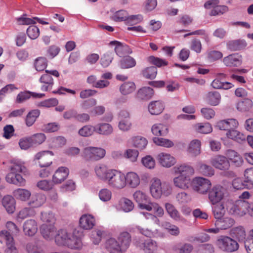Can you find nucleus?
<instances>
[{
	"label": "nucleus",
	"mask_w": 253,
	"mask_h": 253,
	"mask_svg": "<svg viewBox=\"0 0 253 253\" xmlns=\"http://www.w3.org/2000/svg\"><path fill=\"white\" fill-rule=\"evenodd\" d=\"M232 234L234 238L239 242H244L246 240V233L243 227L239 226L232 230Z\"/></svg>",
	"instance_id": "46"
},
{
	"label": "nucleus",
	"mask_w": 253,
	"mask_h": 253,
	"mask_svg": "<svg viewBox=\"0 0 253 253\" xmlns=\"http://www.w3.org/2000/svg\"><path fill=\"white\" fill-rule=\"evenodd\" d=\"M210 163L216 169L222 171L228 170L230 164L227 158L223 155H217L211 158Z\"/></svg>",
	"instance_id": "13"
},
{
	"label": "nucleus",
	"mask_w": 253,
	"mask_h": 253,
	"mask_svg": "<svg viewBox=\"0 0 253 253\" xmlns=\"http://www.w3.org/2000/svg\"><path fill=\"white\" fill-rule=\"evenodd\" d=\"M94 132H96L95 126L86 125L79 129L78 134L81 136L87 137L92 135Z\"/></svg>",
	"instance_id": "47"
},
{
	"label": "nucleus",
	"mask_w": 253,
	"mask_h": 253,
	"mask_svg": "<svg viewBox=\"0 0 253 253\" xmlns=\"http://www.w3.org/2000/svg\"><path fill=\"white\" fill-rule=\"evenodd\" d=\"M138 150L133 148H128L125 150L124 153V157L132 163H135L137 161L139 156Z\"/></svg>",
	"instance_id": "50"
},
{
	"label": "nucleus",
	"mask_w": 253,
	"mask_h": 253,
	"mask_svg": "<svg viewBox=\"0 0 253 253\" xmlns=\"http://www.w3.org/2000/svg\"><path fill=\"white\" fill-rule=\"evenodd\" d=\"M194 172V168L187 164L175 165L171 169V173L174 176L172 181L173 186L183 190L189 189L191 186V177Z\"/></svg>",
	"instance_id": "2"
},
{
	"label": "nucleus",
	"mask_w": 253,
	"mask_h": 253,
	"mask_svg": "<svg viewBox=\"0 0 253 253\" xmlns=\"http://www.w3.org/2000/svg\"><path fill=\"white\" fill-rule=\"evenodd\" d=\"M46 200L44 194L41 193H34L32 194L28 202V205L32 208H38L42 206Z\"/></svg>",
	"instance_id": "18"
},
{
	"label": "nucleus",
	"mask_w": 253,
	"mask_h": 253,
	"mask_svg": "<svg viewBox=\"0 0 253 253\" xmlns=\"http://www.w3.org/2000/svg\"><path fill=\"white\" fill-rule=\"evenodd\" d=\"M155 158L161 167L167 169L174 167L177 162L176 158L173 155L166 152L158 153Z\"/></svg>",
	"instance_id": "11"
},
{
	"label": "nucleus",
	"mask_w": 253,
	"mask_h": 253,
	"mask_svg": "<svg viewBox=\"0 0 253 253\" xmlns=\"http://www.w3.org/2000/svg\"><path fill=\"white\" fill-rule=\"evenodd\" d=\"M161 226L172 236H177L180 234V229L175 225L171 224L168 221H164L162 223Z\"/></svg>",
	"instance_id": "43"
},
{
	"label": "nucleus",
	"mask_w": 253,
	"mask_h": 253,
	"mask_svg": "<svg viewBox=\"0 0 253 253\" xmlns=\"http://www.w3.org/2000/svg\"><path fill=\"white\" fill-rule=\"evenodd\" d=\"M234 128L228 129L226 132L227 138L233 140L239 143H242L246 140V136L244 133Z\"/></svg>",
	"instance_id": "32"
},
{
	"label": "nucleus",
	"mask_w": 253,
	"mask_h": 253,
	"mask_svg": "<svg viewBox=\"0 0 253 253\" xmlns=\"http://www.w3.org/2000/svg\"><path fill=\"white\" fill-rule=\"evenodd\" d=\"M135 89L134 83L131 82H126L122 84L120 87V91L123 95H127L132 93Z\"/></svg>",
	"instance_id": "59"
},
{
	"label": "nucleus",
	"mask_w": 253,
	"mask_h": 253,
	"mask_svg": "<svg viewBox=\"0 0 253 253\" xmlns=\"http://www.w3.org/2000/svg\"><path fill=\"white\" fill-rule=\"evenodd\" d=\"M247 43L246 41L236 40L230 42L228 43V48L232 50H238L243 49L246 47Z\"/></svg>",
	"instance_id": "60"
},
{
	"label": "nucleus",
	"mask_w": 253,
	"mask_h": 253,
	"mask_svg": "<svg viewBox=\"0 0 253 253\" xmlns=\"http://www.w3.org/2000/svg\"><path fill=\"white\" fill-rule=\"evenodd\" d=\"M165 208L169 216L176 221H183L184 219L181 216L180 213L175 207L170 203H166Z\"/></svg>",
	"instance_id": "37"
},
{
	"label": "nucleus",
	"mask_w": 253,
	"mask_h": 253,
	"mask_svg": "<svg viewBox=\"0 0 253 253\" xmlns=\"http://www.w3.org/2000/svg\"><path fill=\"white\" fill-rule=\"evenodd\" d=\"M40 219L45 224L49 223V224H53L54 225L56 220L55 214L50 211L41 212Z\"/></svg>",
	"instance_id": "45"
},
{
	"label": "nucleus",
	"mask_w": 253,
	"mask_h": 253,
	"mask_svg": "<svg viewBox=\"0 0 253 253\" xmlns=\"http://www.w3.org/2000/svg\"><path fill=\"white\" fill-rule=\"evenodd\" d=\"M154 91L151 88L144 87L138 90L137 96L140 99H149L152 97Z\"/></svg>",
	"instance_id": "54"
},
{
	"label": "nucleus",
	"mask_w": 253,
	"mask_h": 253,
	"mask_svg": "<svg viewBox=\"0 0 253 253\" xmlns=\"http://www.w3.org/2000/svg\"><path fill=\"white\" fill-rule=\"evenodd\" d=\"M98 196L101 201L106 203L109 202L112 199V193L109 189L103 188L98 191Z\"/></svg>",
	"instance_id": "53"
},
{
	"label": "nucleus",
	"mask_w": 253,
	"mask_h": 253,
	"mask_svg": "<svg viewBox=\"0 0 253 253\" xmlns=\"http://www.w3.org/2000/svg\"><path fill=\"white\" fill-rule=\"evenodd\" d=\"M69 169L65 167H60L56 170L52 176V182L55 184L61 183L68 177Z\"/></svg>",
	"instance_id": "21"
},
{
	"label": "nucleus",
	"mask_w": 253,
	"mask_h": 253,
	"mask_svg": "<svg viewBox=\"0 0 253 253\" xmlns=\"http://www.w3.org/2000/svg\"><path fill=\"white\" fill-rule=\"evenodd\" d=\"M221 96L217 91L209 92L206 97V101L211 105L216 106L220 101Z\"/></svg>",
	"instance_id": "42"
},
{
	"label": "nucleus",
	"mask_w": 253,
	"mask_h": 253,
	"mask_svg": "<svg viewBox=\"0 0 253 253\" xmlns=\"http://www.w3.org/2000/svg\"><path fill=\"white\" fill-rule=\"evenodd\" d=\"M146 211H153L157 217H162L164 214V209L158 203L156 202H150L149 209H147Z\"/></svg>",
	"instance_id": "55"
},
{
	"label": "nucleus",
	"mask_w": 253,
	"mask_h": 253,
	"mask_svg": "<svg viewBox=\"0 0 253 253\" xmlns=\"http://www.w3.org/2000/svg\"><path fill=\"white\" fill-rule=\"evenodd\" d=\"M226 194L225 188L220 184H216L209 190V199L212 204L215 205L223 199Z\"/></svg>",
	"instance_id": "9"
},
{
	"label": "nucleus",
	"mask_w": 253,
	"mask_h": 253,
	"mask_svg": "<svg viewBox=\"0 0 253 253\" xmlns=\"http://www.w3.org/2000/svg\"><path fill=\"white\" fill-rule=\"evenodd\" d=\"M5 180L10 184L20 186L24 185L26 182L25 179L19 173L10 171L6 174Z\"/></svg>",
	"instance_id": "26"
},
{
	"label": "nucleus",
	"mask_w": 253,
	"mask_h": 253,
	"mask_svg": "<svg viewBox=\"0 0 253 253\" xmlns=\"http://www.w3.org/2000/svg\"><path fill=\"white\" fill-rule=\"evenodd\" d=\"M211 186V181L205 177L197 176L192 179L191 187L199 194L204 195L207 194Z\"/></svg>",
	"instance_id": "6"
},
{
	"label": "nucleus",
	"mask_w": 253,
	"mask_h": 253,
	"mask_svg": "<svg viewBox=\"0 0 253 253\" xmlns=\"http://www.w3.org/2000/svg\"><path fill=\"white\" fill-rule=\"evenodd\" d=\"M127 144L137 148L139 150H143L148 145V140L142 136H133L127 141Z\"/></svg>",
	"instance_id": "19"
},
{
	"label": "nucleus",
	"mask_w": 253,
	"mask_h": 253,
	"mask_svg": "<svg viewBox=\"0 0 253 253\" xmlns=\"http://www.w3.org/2000/svg\"><path fill=\"white\" fill-rule=\"evenodd\" d=\"M66 140L64 137L58 136L52 138L49 141L50 148H56L61 147L65 145Z\"/></svg>",
	"instance_id": "58"
},
{
	"label": "nucleus",
	"mask_w": 253,
	"mask_h": 253,
	"mask_svg": "<svg viewBox=\"0 0 253 253\" xmlns=\"http://www.w3.org/2000/svg\"><path fill=\"white\" fill-rule=\"evenodd\" d=\"M34 66L37 71H43L47 66V60L43 57H38L35 61Z\"/></svg>",
	"instance_id": "62"
},
{
	"label": "nucleus",
	"mask_w": 253,
	"mask_h": 253,
	"mask_svg": "<svg viewBox=\"0 0 253 253\" xmlns=\"http://www.w3.org/2000/svg\"><path fill=\"white\" fill-rule=\"evenodd\" d=\"M150 193L155 199H160L162 195L168 196L171 194V189L167 185H163L161 180L157 177L153 178L149 186Z\"/></svg>",
	"instance_id": "4"
},
{
	"label": "nucleus",
	"mask_w": 253,
	"mask_h": 253,
	"mask_svg": "<svg viewBox=\"0 0 253 253\" xmlns=\"http://www.w3.org/2000/svg\"><path fill=\"white\" fill-rule=\"evenodd\" d=\"M234 223L233 219L230 217H224L219 220H216L215 226L219 227L220 230H226L232 227Z\"/></svg>",
	"instance_id": "41"
},
{
	"label": "nucleus",
	"mask_w": 253,
	"mask_h": 253,
	"mask_svg": "<svg viewBox=\"0 0 253 253\" xmlns=\"http://www.w3.org/2000/svg\"><path fill=\"white\" fill-rule=\"evenodd\" d=\"M151 131L155 137L165 136L169 133V127L163 123H155L152 126Z\"/></svg>",
	"instance_id": "24"
},
{
	"label": "nucleus",
	"mask_w": 253,
	"mask_h": 253,
	"mask_svg": "<svg viewBox=\"0 0 253 253\" xmlns=\"http://www.w3.org/2000/svg\"><path fill=\"white\" fill-rule=\"evenodd\" d=\"M40 115V111L38 110H33L30 111L26 116L25 123L28 126H32L37 118Z\"/></svg>",
	"instance_id": "57"
},
{
	"label": "nucleus",
	"mask_w": 253,
	"mask_h": 253,
	"mask_svg": "<svg viewBox=\"0 0 253 253\" xmlns=\"http://www.w3.org/2000/svg\"><path fill=\"white\" fill-rule=\"evenodd\" d=\"M164 108V103L160 100L151 101L148 106V111L152 115H158L161 114Z\"/></svg>",
	"instance_id": "30"
},
{
	"label": "nucleus",
	"mask_w": 253,
	"mask_h": 253,
	"mask_svg": "<svg viewBox=\"0 0 253 253\" xmlns=\"http://www.w3.org/2000/svg\"><path fill=\"white\" fill-rule=\"evenodd\" d=\"M244 182L248 188L253 186V168L248 169L244 172Z\"/></svg>",
	"instance_id": "63"
},
{
	"label": "nucleus",
	"mask_w": 253,
	"mask_h": 253,
	"mask_svg": "<svg viewBox=\"0 0 253 253\" xmlns=\"http://www.w3.org/2000/svg\"><path fill=\"white\" fill-rule=\"evenodd\" d=\"M116 208L118 210L128 212L133 209L134 204L130 200L126 198H122L116 205Z\"/></svg>",
	"instance_id": "35"
},
{
	"label": "nucleus",
	"mask_w": 253,
	"mask_h": 253,
	"mask_svg": "<svg viewBox=\"0 0 253 253\" xmlns=\"http://www.w3.org/2000/svg\"><path fill=\"white\" fill-rule=\"evenodd\" d=\"M73 233L69 232L66 229H60L55 236V242L58 245H65L73 249H80L82 246L81 239Z\"/></svg>",
	"instance_id": "3"
},
{
	"label": "nucleus",
	"mask_w": 253,
	"mask_h": 253,
	"mask_svg": "<svg viewBox=\"0 0 253 253\" xmlns=\"http://www.w3.org/2000/svg\"><path fill=\"white\" fill-rule=\"evenodd\" d=\"M227 158L233 165L239 167L242 165L244 161L241 155L236 151L229 150L226 152Z\"/></svg>",
	"instance_id": "33"
},
{
	"label": "nucleus",
	"mask_w": 253,
	"mask_h": 253,
	"mask_svg": "<svg viewBox=\"0 0 253 253\" xmlns=\"http://www.w3.org/2000/svg\"><path fill=\"white\" fill-rule=\"evenodd\" d=\"M125 187L127 185L131 188H136L140 184V178L135 172L129 171L125 174Z\"/></svg>",
	"instance_id": "17"
},
{
	"label": "nucleus",
	"mask_w": 253,
	"mask_h": 253,
	"mask_svg": "<svg viewBox=\"0 0 253 253\" xmlns=\"http://www.w3.org/2000/svg\"><path fill=\"white\" fill-rule=\"evenodd\" d=\"M38 230V223L34 219L27 220L23 224V231L27 236H34L37 233Z\"/></svg>",
	"instance_id": "20"
},
{
	"label": "nucleus",
	"mask_w": 253,
	"mask_h": 253,
	"mask_svg": "<svg viewBox=\"0 0 253 253\" xmlns=\"http://www.w3.org/2000/svg\"><path fill=\"white\" fill-rule=\"evenodd\" d=\"M39 81L41 84V89L43 91L51 90L54 84V81L52 77L46 73L41 76Z\"/></svg>",
	"instance_id": "25"
},
{
	"label": "nucleus",
	"mask_w": 253,
	"mask_h": 253,
	"mask_svg": "<svg viewBox=\"0 0 253 253\" xmlns=\"http://www.w3.org/2000/svg\"><path fill=\"white\" fill-rule=\"evenodd\" d=\"M130 231L135 233L141 234L147 237H152L154 235V232L151 230L144 228L139 225H135L131 228Z\"/></svg>",
	"instance_id": "49"
},
{
	"label": "nucleus",
	"mask_w": 253,
	"mask_h": 253,
	"mask_svg": "<svg viewBox=\"0 0 253 253\" xmlns=\"http://www.w3.org/2000/svg\"><path fill=\"white\" fill-rule=\"evenodd\" d=\"M105 235V232L104 230L100 228H96L91 232L90 239L94 244L98 245Z\"/></svg>",
	"instance_id": "48"
},
{
	"label": "nucleus",
	"mask_w": 253,
	"mask_h": 253,
	"mask_svg": "<svg viewBox=\"0 0 253 253\" xmlns=\"http://www.w3.org/2000/svg\"><path fill=\"white\" fill-rule=\"evenodd\" d=\"M239 122L235 119H227L217 122L216 127L220 130H226L234 128H238Z\"/></svg>",
	"instance_id": "22"
},
{
	"label": "nucleus",
	"mask_w": 253,
	"mask_h": 253,
	"mask_svg": "<svg viewBox=\"0 0 253 253\" xmlns=\"http://www.w3.org/2000/svg\"><path fill=\"white\" fill-rule=\"evenodd\" d=\"M94 171L97 177L112 189L121 190L125 188V173L122 171L109 169L104 165H97Z\"/></svg>",
	"instance_id": "1"
},
{
	"label": "nucleus",
	"mask_w": 253,
	"mask_h": 253,
	"mask_svg": "<svg viewBox=\"0 0 253 253\" xmlns=\"http://www.w3.org/2000/svg\"><path fill=\"white\" fill-rule=\"evenodd\" d=\"M135 245L144 253H155L158 249L156 242L152 239L144 240L140 238L135 241Z\"/></svg>",
	"instance_id": "12"
},
{
	"label": "nucleus",
	"mask_w": 253,
	"mask_h": 253,
	"mask_svg": "<svg viewBox=\"0 0 253 253\" xmlns=\"http://www.w3.org/2000/svg\"><path fill=\"white\" fill-rule=\"evenodd\" d=\"M223 62L227 66H238L241 65L240 56L237 54H231L223 59Z\"/></svg>",
	"instance_id": "44"
},
{
	"label": "nucleus",
	"mask_w": 253,
	"mask_h": 253,
	"mask_svg": "<svg viewBox=\"0 0 253 253\" xmlns=\"http://www.w3.org/2000/svg\"><path fill=\"white\" fill-rule=\"evenodd\" d=\"M36 186L40 190L43 191H48L53 189L54 183L52 181L43 179L37 182Z\"/></svg>",
	"instance_id": "56"
},
{
	"label": "nucleus",
	"mask_w": 253,
	"mask_h": 253,
	"mask_svg": "<svg viewBox=\"0 0 253 253\" xmlns=\"http://www.w3.org/2000/svg\"><path fill=\"white\" fill-rule=\"evenodd\" d=\"M94 217L91 214H83L80 219V226L85 230H89L93 228L95 225Z\"/></svg>",
	"instance_id": "27"
},
{
	"label": "nucleus",
	"mask_w": 253,
	"mask_h": 253,
	"mask_svg": "<svg viewBox=\"0 0 253 253\" xmlns=\"http://www.w3.org/2000/svg\"><path fill=\"white\" fill-rule=\"evenodd\" d=\"M106 155V150L97 147L88 146L83 151V156L89 161H98L103 158Z\"/></svg>",
	"instance_id": "7"
},
{
	"label": "nucleus",
	"mask_w": 253,
	"mask_h": 253,
	"mask_svg": "<svg viewBox=\"0 0 253 253\" xmlns=\"http://www.w3.org/2000/svg\"><path fill=\"white\" fill-rule=\"evenodd\" d=\"M187 152L192 157H197L201 152V142L199 139H193L189 143Z\"/></svg>",
	"instance_id": "29"
},
{
	"label": "nucleus",
	"mask_w": 253,
	"mask_h": 253,
	"mask_svg": "<svg viewBox=\"0 0 253 253\" xmlns=\"http://www.w3.org/2000/svg\"><path fill=\"white\" fill-rule=\"evenodd\" d=\"M118 128L124 132L130 131L132 127L129 112L125 110H121L118 114Z\"/></svg>",
	"instance_id": "10"
},
{
	"label": "nucleus",
	"mask_w": 253,
	"mask_h": 253,
	"mask_svg": "<svg viewBox=\"0 0 253 253\" xmlns=\"http://www.w3.org/2000/svg\"><path fill=\"white\" fill-rule=\"evenodd\" d=\"M96 132L100 135L108 136L113 132V127L111 125L106 123H100L95 126Z\"/></svg>",
	"instance_id": "36"
},
{
	"label": "nucleus",
	"mask_w": 253,
	"mask_h": 253,
	"mask_svg": "<svg viewBox=\"0 0 253 253\" xmlns=\"http://www.w3.org/2000/svg\"><path fill=\"white\" fill-rule=\"evenodd\" d=\"M2 205L7 213H13L15 210L16 201L10 195L4 196L2 199Z\"/></svg>",
	"instance_id": "31"
},
{
	"label": "nucleus",
	"mask_w": 253,
	"mask_h": 253,
	"mask_svg": "<svg viewBox=\"0 0 253 253\" xmlns=\"http://www.w3.org/2000/svg\"><path fill=\"white\" fill-rule=\"evenodd\" d=\"M54 153L51 151H42L37 153L35 156V159L39 160L40 166L42 167H48L52 163L51 157Z\"/></svg>",
	"instance_id": "15"
},
{
	"label": "nucleus",
	"mask_w": 253,
	"mask_h": 253,
	"mask_svg": "<svg viewBox=\"0 0 253 253\" xmlns=\"http://www.w3.org/2000/svg\"><path fill=\"white\" fill-rule=\"evenodd\" d=\"M194 128L197 132L204 134L210 133L212 131V127L209 123L197 124Z\"/></svg>",
	"instance_id": "52"
},
{
	"label": "nucleus",
	"mask_w": 253,
	"mask_h": 253,
	"mask_svg": "<svg viewBox=\"0 0 253 253\" xmlns=\"http://www.w3.org/2000/svg\"><path fill=\"white\" fill-rule=\"evenodd\" d=\"M40 232L44 239L50 241L55 239L57 230L54 224L43 223L40 227Z\"/></svg>",
	"instance_id": "16"
},
{
	"label": "nucleus",
	"mask_w": 253,
	"mask_h": 253,
	"mask_svg": "<svg viewBox=\"0 0 253 253\" xmlns=\"http://www.w3.org/2000/svg\"><path fill=\"white\" fill-rule=\"evenodd\" d=\"M110 45H115V51L116 54L121 57L126 54H130L132 52L131 50L128 46L123 44L119 42L114 41L110 42Z\"/></svg>",
	"instance_id": "34"
},
{
	"label": "nucleus",
	"mask_w": 253,
	"mask_h": 253,
	"mask_svg": "<svg viewBox=\"0 0 253 253\" xmlns=\"http://www.w3.org/2000/svg\"><path fill=\"white\" fill-rule=\"evenodd\" d=\"M133 198L140 209L146 210L149 209V203L152 201L146 193L140 190H136L133 194Z\"/></svg>",
	"instance_id": "14"
},
{
	"label": "nucleus",
	"mask_w": 253,
	"mask_h": 253,
	"mask_svg": "<svg viewBox=\"0 0 253 253\" xmlns=\"http://www.w3.org/2000/svg\"><path fill=\"white\" fill-rule=\"evenodd\" d=\"M152 141L157 146L167 148H171L174 145L173 142L170 139L161 137H154Z\"/></svg>",
	"instance_id": "40"
},
{
	"label": "nucleus",
	"mask_w": 253,
	"mask_h": 253,
	"mask_svg": "<svg viewBox=\"0 0 253 253\" xmlns=\"http://www.w3.org/2000/svg\"><path fill=\"white\" fill-rule=\"evenodd\" d=\"M117 241L123 253H124L130 246L131 241V235L127 232H123L119 235Z\"/></svg>",
	"instance_id": "23"
},
{
	"label": "nucleus",
	"mask_w": 253,
	"mask_h": 253,
	"mask_svg": "<svg viewBox=\"0 0 253 253\" xmlns=\"http://www.w3.org/2000/svg\"><path fill=\"white\" fill-rule=\"evenodd\" d=\"M105 247L110 253H123L117 240L114 238H110L107 240Z\"/></svg>",
	"instance_id": "39"
},
{
	"label": "nucleus",
	"mask_w": 253,
	"mask_h": 253,
	"mask_svg": "<svg viewBox=\"0 0 253 253\" xmlns=\"http://www.w3.org/2000/svg\"><path fill=\"white\" fill-rule=\"evenodd\" d=\"M135 65L136 61L135 59L129 56L124 57L120 62V66L122 69L132 68Z\"/></svg>",
	"instance_id": "61"
},
{
	"label": "nucleus",
	"mask_w": 253,
	"mask_h": 253,
	"mask_svg": "<svg viewBox=\"0 0 253 253\" xmlns=\"http://www.w3.org/2000/svg\"><path fill=\"white\" fill-rule=\"evenodd\" d=\"M247 201L239 200L233 203H229L227 206V210L231 214L242 217L247 214Z\"/></svg>",
	"instance_id": "8"
},
{
	"label": "nucleus",
	"mask_w": 253,
	"mask_h": 253,
	"mask_svg": "<svg viewBox=\"0 0 253 253\" xmlns=\"http://www.w3.org/2000/svg\"><path fill=\"white\" fill-rule=\"evenodd\" d=\"M198 170L202 174L208 177L212 176L215 173L214 169L212 167L204 163L199 164Z\"/></svg>",
	"instance_id": "51"
},
{
	"label": "nucleus",
	"mask_w": 253,
	"mask_h": 253,
	"mask_svg": "<svg viewBox=\"0 0 253 253\" xmlns=\"http://www.w3.org/2000/svg\"><path fill=\"white\" fill-rule=\"evenodd\" d=\"M28 253H44L42 247L37 243H29L26 246Z\"/></svg>",
	"instance_id": "64"
},
{
	"label": "nucleus",
	"mask_w": 253,
	"mask_h": 253,
	"mask_svg": "<svg viewBox=\"0 0 253 253\" xmlns=\"http://www.w3.org/2000/svg\"><path fill=\"white\" fill-rule=\"evenodd\" d=\"M9 169L10 171L17 173H22L24 174H26L27 173L26 167L23 163L19 160L11 161Z\"/></svg>",
	"instance_id": "38"
},
{
	"label": "nucleus",
	"mask_w": 253,
	"mask_h": 253,
	"mask_svg": "<svg viewBox=\"0 0 253 253\" xmlns=\"http://www.w3.org/2000/svg\"><path fill=\"white\" fill-rule=\"evenodd\" d=\"M13 195L17 200L22 202H28L32 196V193L27 189L19 188L13 191Z\"/></svg>",
	"instance_id": "28"
},
{
	"label": "nucleus",
	"mask_w": 253,
	"mask_h": 253,
	"mask_svg": "<svg viewBox=\"0 0 253 253\" xmlns=\"http://www.w3.org/2000/svg\"><path fill=\"white\" fill-rule=\"evenodd\" d=\"M215 245L220 251L227 253L236 252L239 248L236 240L225 235L219 236L215 242Z\"/></svg>",
	"instance_id": "5"
}]
</instances>
